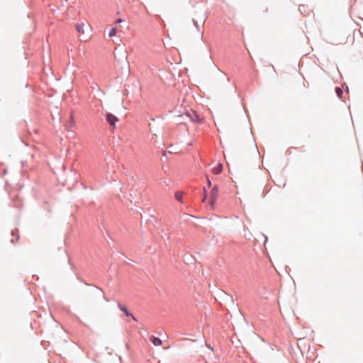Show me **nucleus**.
Masks as SVG:
<instances>
[{
	"label": "nucleus",
	"instance_id": "13",
	"mask_svg": "<svg viewBox=\"0 0 363 363\" xmlns=\"http://www.w3.org/2000/svg\"><path fill=\"white\" fill-rule=\"evenodd\" d=\"M208 184L209 186H211V182L209 180H208Z\"/></svg>",
	"mask_w": 363,
	"mask_h": 363
},
{
	"label": "nucleus",
	"instance_id": "1",
	"mask_svg": "<svg viewBox=\"0 0 363 363\" xmlns=\"http://www.w3.org/2000/svg\"><path fill=\"white\" fill-rule=\"evenodd\" d=\"M217 198H218V188L216 186H215L214 187H213V189H211V191L210 192V199H211L210 205H211V209L214 208V205L217 200Z\"/></svg>",
	"mask_w": 363,
	"mask_h": 363
},
{
	"label": "nucleus",
	"instance_id": "2",
	"mask_svg": "<svg viewBox=\"0 0 363 363\" xmlns=\"http://www.w3.org/2000/svg\"><path fill=\"white\" fill-rule=\"evenodd\" d=\"M106 119L110 125L115 127V123L118 121V118L112 113H108L106 115Z\"/></svg>",
	"mask_w": 363,
	"mask_h": 363
},
{
	"label": "nucleus",
	"instance_id": "5",
	"mask_svg": "<svg viewBox=\"0 0 363 363\" xmlns=\"http://www.w3.org/2000/svg\"><path fill=\"white\" fill-rule=\"evenodd\" d=\"M85 25L86 24L84 23L77 24L76 25V29H77V32L81 33V34L84 33V27Z\"/></svg>",
	"mask_w": 363,
	"mask_h": 363
},
{
	"label": "nucleus",
	"instance_id": "6",
	"mask_svg": "<svg viewBox=\"0 0 363 363\" xmlns=\"http://www.w3.org/2000/svg\"><path fill=\"white\" fill-rule=\"evenodd\" d=\"M222 171V164H219L214 168H213L212 172L214 174H218Z\"/></svg>",
	"mask_w": 363,
	"mask_h": 363
},
{
	"label": "nucleus",
	"instance_id": "10",
	"mask_svg": "<svg viewBox=\"0 0 363 363\" xmlns=\"http://www.w3.org/2000/svg\"><path fill=\"white\" fill-rule=\"evenodd\" d=\"M74 125V121L73 116H71V121H70L69 125V128H72Z\"/></svg>",
	"mask_w": 363,
	"mask_h": 363
},
{
	"label": "nucleus",
	"instance_id": "3",
	"mask_svg": "<svg viewBox=\"0 0 363 363\" xmlns=\"http://www.w3.org/2000/svg\"><path fill=\"white\" fill-rule=\"evenodd\" d=\"M118 307L123 312L125 313L126 316H130L134 320H136V318L128 311L127 308L125 306L118 304Z\"/></svg>",
	"mask_w": 363,
	"mask_h": 363
},
{
	"label": "nucleus",
	"instance_id": "12",
	"mask_svg": "<svg viewBox=\"0 0 363 363\" xmlns=\"http://www.w3.org/2000/svg\"><path fill=\"white\" fill-rule=\"evenodd\" d=\"M123 21L121 18H118L117 21H116V23H121Z\"/></svg>",
	"mask_w": 363,
	"mask_h": 363
},
{
	"label": "nucleus",
	"instance_id": "11",
	"mask_svg": "<svg viewBox=\"0 0 363 363\" xmlns=\"http://www.w3.org/2000/svg\"><path fill=\"white\" fill-rule=\"evenodd\" d=\"M204 192L206 193V190H204ZM206 194H205V195L202 199V201L204 202L206 201Z\"/></svg>",
	"mask_w": 363,
	"mask_h": 363
},
{
	"label": "nucleus",
	"instance_id": "7",
	"mask_svg": "<svg viewBox=\"0 0 363 363\" xmlns=\"http://www.w3.org/2000/svg\"><path fill=\"white\" fill-rule=\"evenodd\" d=\"M116 33H117V28H111L110 33H108V36L110 38H112V37L115 36L116 35Z\"/></svg>",
	"mask_w": 363,
	"mask_h": 363
},
{
	"label": "nucleus",
	"instance_id": "4",
	"mask_svg": "<svg viewBox=\"0 0 363 363\" xmlns=\"http://www.w3.org/2000/svg\"><path fill=\"white\" fill-rule=\"evenodd\" d=\"M150 340L152 342V344L155 346H160L162 345V340L156 337H151Z\"/></svg>",
	"mask_w": 363,
	"mask_h": 363
},
{
	"label": "nucleus",
	"instance_id": "9",
	"mask_svg": "<svg viewBox=\"0 0 363 363\" xmlns=\"http://www.w3.org/2000/svg\"><path fill=\"white\" fill-rule=\"evenodd\" d=\"M175 199L179 201H182V192H179V191H177L175 193Z\"/></svg>",
	"mask_w": 363,
	"mask_h": 363
},
{
	"label": "nucleus",
	"instance_id": "15",
	"mask_svg": "<svg viewBox=\"0 0 363 363\" xmlns=\"http://www.w3.org/2000/svg\"><path fill=\"white\" fill-rule=\"evenodd\" d=\"M196 120H199L198 116H196Z\"/></svg>",
	"mask_w": 363,
	"mask_h": 363
},
{
	"label": "nucleus",
	"instance_id": "14",
	"mask_svg": "<svg viewBox=\"0 0 363 363\" xmlns=\"http://www.w3.org/2000/svg\"><path fill=\"white\" fill-rule=\"evenodd\" d=\"M11 234H12V235H15V231H12Z\"/></svg>",
	"mask_w": 363,
	"mask_h": 363
},
{
	"label": "nucleus",
	"instance_id": "8",
	"mask_svg": "<svg viewBox=\"0 0 363 363\" xmlns=\"http://www.w3.org/2000/svg\"><path fill=\"white\" fill-rule=\"evenodd\" d=\"M335 92H336V94L337 95V96L339 98H342V95L343 94V91H342V90L340 87H336L335 88Z\"/></svg>",
	"mask_w": 363,
	"mask_h": 363
}]
</instances>
